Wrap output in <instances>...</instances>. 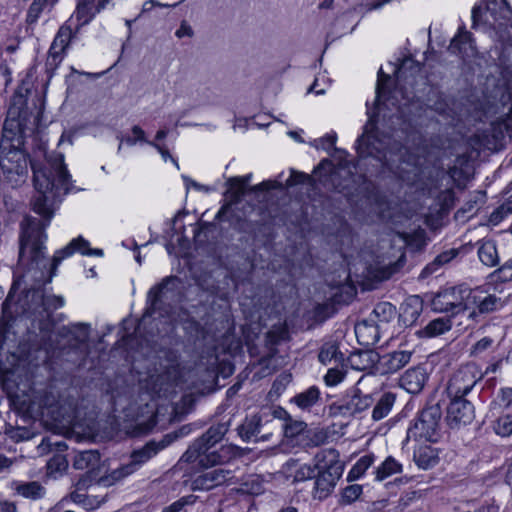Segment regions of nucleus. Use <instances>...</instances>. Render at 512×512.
<instances>
[{
	"mask_svg": "<svg viewBox=\"0 0 512 512\" xmlns=\"http://www.w3.org/2000/svg\"><path fill=\"white\" fill-rule=\"evenodd\" d=\"M30 165L35 188L31 207L42 220L27 215L21 221L19 263L32 269L39 268L44 260L45 229L54 216L61 196L70 191L72 183L61 153L50 154L44 164L30 162Z\"/></svg>",
	"mask_w": 512,
	"mask_h": 512,
	"instance_id": "f257e3e1",
	"label": "nucleus"
},
{
	"mask_svg": "<svg viewBox=\"0 0 512 512\" xmlns=\"http://www.w3.org/2000/svg\"><path fill=\"white\" fill-rule=\"evenodd\" d=\"M356 149L357 163L341 161L331 172V180L339 191L350 189L360 182L365 183V175L358 173L357 166L361 160L369 157L403 181H410V174H417L414 158L407 148L393 134H385L376 128L372 119L358 137Z\"/></svg>",
	"mask_w": 512,
	"mask_h": 512,
	"instance_id": "f03ea898",
	"label": "nucleus"
},
{
	"mask_svg": "<svg viewBox=\"0 0 512 512\" xmlns=\"http://www.w3.org/2000/svg\"><path fill=\"white\" fill-rule=\"evenodd\" d=\"M30 83L22 81L11 97L0 138V178L12 186L25 182L28 174V154L25 137L33 132L37 117L27 107Z\"/></svg>",
	"mask_w": 512,
	"mask_h": 512,
	"instance_id": "7ed1b4c3",
	"label": "nucleus"
},
{
	"mask_svg": "<svg viewBox=\"0 0 512 512\" xmlns=\"http://www.w3.org/2000/svg\"><path fill=\"white\" fill-rule=\"evenodd\" d=\"M229 426V422L211 426L188 447L181 459L187 463L198 461L199 465L205 468L222 467V465L229 463L237 456L238 447L222 445L219 449L211 451L228 432Z\"/></svg>",
	"mask_w": 512,
	"mask_h": 512,
	"instance_id": "20e7f679",
	"label": "nucleus"
},
{
	"mask_svg": "<svg viewBox=\"0 0 512 512\" xmlns=\"http://www.w3.org/2000/svg\"><path fill=\"white\" fill-rule=\"evenodd\" d=\"M335 449L322 450L315 456L318 475L314 481L313 497L326 499L334 490L343 473V463Z\"/></svg>",
	"mask_w": 512,
	"mask_h": 512,
	"instance_id": "39448f33",
	"label": "nucleus"
},
{
	"mask_svg": "<svg viewBox=\"0 0 512 512\" xmlns=\"http://www.w3.org/2000/svg\"><path fill=\"white\" fill-rule=\"evenodd\" d=\"M177 438V433H169L164 435L159 441L151 440L143 447L133 450L130 454L129 461L112 470L109 474V478L112 481H120L132 475L160 451L172 444Z\"/></svg>",
	"mask_w": 512,
	"mask_h": 512,
	"instance_id": "423d86ee",
	"label": "nucleus"
},
{
	"mask_svg": "<svg viewBox=\"0 0 512 512\" xmlns=\"http://www.w3.org/2000/svg\"><path fill=\"white\" fill-rule=\"evenodd\" d=\"M442 409L439 403L426 405L410 424L406 441L436 442L441 435Z\"/></svg>",
	"mask_w": 512,
	"mask_h": 512,
	"instance_id": "0eeeda50",
	"label": "nucleus"
},
{
	"mask_svg": "<svg viewBox=\"0 0 512 512\" xmlns=\"http://www.w3.org/2000/svg\"><path fill=\"white\" fill-rule=\"evenodd\" d=\"M278 430V421L274 413H259L246 417L241 425L237 427V433L244 442H265L269 441Z\"/></svg>",
	"mask_w": 512,
	"mask_h": 512,
	"instance_id": "6e6552de",
	"label": "nucleus"
},
{
	"mask_svg": "<svg viewBox=\"0 0 512 512\" xmlns=\"http://www.w3.org/2000/svg\"><path fill=\"white\" fill-rule=\"evenodd\" d=\"M470 294L471 289L464 285L448 287L435 294L431 301V307L436 312L451 313V316L454 317L468 311Z\"/></svg>",
	"mask_w": 512,
	"mask_h": 512,
	"instance_id": "1a4fd4ad",
	"label": "nucleus"
},
{
	"mask_svg": "<svg viewBox=\"0 0 512 512\" xmlns=\"http://www.w3.org/2000/svg\"><path fill=\"white\" fill-rule=\"evenodd\" d=\"M45 385L37 383L17 385L15 391L9 392L11 405L20 412L29 411L33 406H49L54 401L47 393Z\"/></svg>",
	"mask_w": 512,
	"mask_h": 512,
	"instance_id": "9d476101",
	"label": "nucleus"
},
{
	"mask_svg": "<svg viewBox=\"0 0 512 512\" xmlns=\"http://www.w3.org/2000/svg\"><path fill=\"white\" fill-rule=\"evenodd\" d=\"M177 282L178 278L176 276H167L148 291L145 312L135 329L137 334L142 335V332L146 329L152 316L162 310L164 299L167 298L168 293L175 288Z\"/></svg>",
	"mask_w": 512,
	"mask_h": 512,
	"instance_id": "9b49d317",
	"label": "nucleus"
},
{
	"mask_svg": "<svg viewBox=\"0 0 512 512\" xmlns=\"http://www.w3.org/2000/svg\"><path fill=\"white\" fill-rule=\"evenodd\" d=\"M481 379L476 366L467 364L460 367L450 377L446 392L449 398H466Z\"/></svg>",
	"mask_w": 512,
	"mask_h": 512,
	"instance_id": "f8f14e48",
	"label": "nucleus"
},
{
	"mask_svg": "<svg viewBox=\"0 0 512 512\" xmlns=\"http://www.w3.org/2000/svg\"><path fill=\"white\" fill-rule=\"evenodd\" d=\"M226 186L227 190L225 191V197L228 200V203L218 211L216 216L218 219L222 218L223 214L226 213L231 205L238 203L242 196L245 195L246 191L251 193L266 192L273 189H279L281 184L277 181L267 180L247 188L240 180V177H230L226 181Z\"/></svg>",
	"mask_w": 512,
	"mask_h": 512,
	"instance_id": "ddd939ff",
	"label": "nucleus"
},
{
	"mask_svg": "<svg viewBox=\"0 0 512 512\" xmlns=\"http://www.w3.org/2000/svg\"><path fill=\"white\" fill-rule=\"evenodd\" d=\"M33 299L37 304L33 311L34 321H38V328L41 332H50L54 326L53 312L64 305L63 297L35 293Z\"/></svg>",
	"mask_w": 512,
	"mask_h": 512,
	"instance_id": "4468645a",
	"label": "nucleus"
},
{
	"mask_svg": "<svg viewBox=\"0 0 512 512\" xmlns=\"http://www.w3.org/2000/svg\"><path fill=\"white\" fill-rule=\"evenodd\" d=\"M445 421L449 428L459 429L472 423L475 418V407L466 398H449Z\"/></svg>",
	"mask_w": 512,
	"mask_h": 512,
	"instance_id": "2eb2a0df",
	"label": "nucleus"
},
{
	"mask_svg": "<svg viewBox=\"0 0 512 512\" xmlns=\"http://www.w3.org/2000/svg\"><path fill=\"white\" fill-rule=\"evenodd\" d=\"M505 301L496 295L482 296L479 290H472L468 298V318L478 322V317L501 309Z\"/></svg>",
	"mask_w": 512,
	"mask_h": 512,
	"instance_id": "dca6fc26",
	"label": "nucleus"
},
{
	"mask_svg": "<svg viewBox=\"0 0 512 512\" xmlns=\"http://www.w3.org/2000/svg\"><path fill=\"white\" fill-rule=\"evenodd\" d=\"M76 251L80 252L82 255L87 256H102L103 251L97 248H90L89 242L85 240L83 237L79 236L73 239L68 245L64 248L55 252L52 263L50 266V275L49 281L56 275L57 268L60 263L67 257L72 256Z\"/></svg>",
	"mask_w": 512,
	"mask_h": 512,
	"instance_id": "f3484780",
	"label": "nucleus"
},
{
	"mask_svg": "<svg viewBox=\"0 0 512 512\" xmlns=\"http://www.w3.org/2000/svg\"><path fill=\"white\" fill-rule=\"evenodd\" d=\"M373 402L371 395L362 394L358 388H354L342 399L338 410L343 416H354L368 409Z\"/></svg>",
	"mask_w": 512,
	"mask_h": 512,
	"instance_id": "a211bd4d",
	"label": "nucleus"
},
{
	"mask_svg": "<svg viewBox=\"0 0 512 512\" xmlns=\"http://www.w3.org/2000/svg\"><path fill=\"white\" fill-rule=\"evenodd\" d=\"M412 357V352L407 350L393 351L381 357L378 356V370L380 374H393L406 366Z\"/></svg>",
	"mask_w": 512,
	"mask_h": 512,
	"instance_id": "6ab92c4d",
	"label": "nucleus"
},
{
	"mask_svg": "<svg viewBox=\"0 0 512 512\" xmlns=\"http://www.w3.org/2000/svg\"><path fill=\"white\" fill-rule=\"evenodd\" d=\"M72 37L73 32L70 25L64 24L60 27L49 49L47 58L48 65H57L61 62L63 54L68 48Z\"/></svg>",
	"mask_w": 512,
	"mask_h": 512,
	"instance_id": "aec40b11",
	"label": "nucleus"
},
{
	"mask_svg": "<svg viewBox=\"0 0 512 512\" xmlns=\"http://www.w3.org/2000/svg\"><path fill=\"white\" fill-rule=\"evenodd\" d=\"M110 0H77L74 17L77 21L76 28L88 24L96 14L101 12Z\"/></svg>",
	"mask_w": 512,
	"mask_h": 512,
	"instance_id": "412c9836",
	"label": "nucleus"
},
{
	"mask_svg": "<svg viewBox=\"0 0 512 512\" xmlns=\"http://www.w3.org/2000/svg\"><path fill=\"white\" fill-rule=\"evenodd\" d=\"M428 380V374L424 367L416 366L408 369L400 378V386L408 393H420Z\"/></svg>",
	"mask_w": 512,
	"mask_h": 512,
	"instance_id": "4be33fe9",
	"label": "nucleus"
},
{
	"mask_svg": "<svg viewBox=\"0 0 512 512\" xmlns=\"http://www.w3.org/2000/svg\"><path fill=\"white\" fill-rule=\"evenodd\" d=\"M233 478L232 470L217 467L212 470L205 471L196 479V484L201 488L209 490L213 487L224 484L226 481Z\"/></svg>",
	"mask_w": 512,
	"mask_h": 512,
	"instance_id": "5701e85b",
	"label": "nucleus"
},
{
	"mask_svg": "<svg viewBox=\"0 0 512 512\" xmlns=\"http://www.w3.org/2000/svg\"><path fill=\"white\" fill-rule=\"evenodd\" d=\"M423 300L418 295H411L401 305L400 320L405 326L413 325L423 311Z\"/></svg>",
	"mask_w": 512,
	"mask_h": 512,
	"instance_id": "b1692460",
	"label": "nucleus"
},
{
	"mask_svg": "<svg viewBox=\"0 0 512 512\" xmlns=\"http://www.w3.org/2000/svg\"><path fill=\"white\" fill-rule=\"evenodd\" d=\"M474 50L472 34L464 26L460 27L458 33L451 40L449 51L465 57L473 55Z\"/></svg>",
	"mask_w": 512,
	"mask_h": 512,
	"instance_id": "393cba45",
	"label": "nucleus"
},
{
	"mask_svg": "<svg viewBox=\"0 0 512 512\" xmlns=\"http://www.w3.org/2000/svg\"><path fill=\"white\" fill-rule=\"evenodd\" d=\"M452 328L450 317H438L429 321L424 327L416 331L419 338H435L445 334Z\"/></svg>",
	"mask_w": 512,
	"mask_h": 512,
	"instance_id": "a878e982",
	"label": "nucleus"
},
{
	"mask_svg": "<svg viewBox=\"0 0 512 512\" xmlns=\"http://www.w3.org/2000/svg\"><path fill=\"white\" fill-rule=\"evenodd\" d=\"M274 416L276 418H284V423L278 422V430L281 429L284 432V435L288 438H294L305 431L307 428V424L304 421L293 420L288 413L279 408L274 410Z\"/></svg>",
	"mask_w": 512,
	"mask_h": 512,
	"instance_id": "bb28decb",
	"label": "nucleus"
},
{
	"mask_svg": "<svg viewBox=\"0 0 512 512\" xmlns=\"http://www.w3.org/2000/svg\"><path fill=\"white\" fill-rule=\"evenodd\" d=\"M64 329L67 331V335L76 341L81 351L86 353L87 342L90 336V325L87 323H71L64 327Z\"/></svg>",
	"mask_w": 512,
	"mask_h": 512,
	"instance_id": "cd10ccee",
	"label": "nucleus"
},
{
	"mask_svg": "<svg viewBox=\"0 0 512 512\" xmlns=\"http://www.w3.org/2000/svg\"><path fill=\"white\" fill-rule=\"evenodd\" d=\"M396 315L395 307L389 302H380L376 304L372 313L370 314L369 321L379 324L389 323Z\"/></svg>",
	"mask_w": 512,
	"mask_h": 512,
	"instance_id": "c85d7f7f",
	"label": "nucleus"
},
{
	"mask_svg": "<svg viewBox=\"0 0 512 512\" xmlns=\"http://www.w3.org/2000/svg\"><path fill=\"white\" fill-rule=\"evenodd\" d=\"M413 459L417 466L422 469L433 467L438 462L435 450L431 446H420L414 450Z\"/></svg>",
	"mask_w": 512,
	"mask_h": 512,
	"instance_id": "c756f323",
	"label": "nucleus"
},
{
	"mask_svg": "<svg viewBox=\"0 0 512 512\" xmlns=\"http://www.w3.org/2000/svg\"><path fill=\"white\" fill-rule=\"evenodd\" d=\"M15 491L18 495L32 500L40 499L45 494V488L36 481L16 483Z\"/></svg>",
	"mask_w": 512,
	"mask_h": 512,
	"instance_id": "7c9ffc66",
	"label": "nucleus"
},
{
	"mask_svg": "<svg viewBox=\"0 0 512 512\" xmlns=\"http://www.w3.org/2000/svg\"><path fill=\"white\" fill-rule=\"evenodd\" d=\"M478 256L480 261L489 267L498 264L499 258L495 242L488 240L481 243L478 248Z\"/></svg>",
	"mask_w": 512,
	"mask_h": 512,
	"instance_id": "2f4dec72",
	"label": "nucleus"
},
{
	"mask_svg": "<svg viewBox=\"0 0 512 512\" xmlns=\"http://www.w3.org/2000/svg\"><path fill=\"white\" fill-rule=\"evenodd\" d=\"M320 397V391L316 386H311L307 390L298 393L292 401L301 409H309L315 405Z\"/></svg>",
	"mask_w": 512,
	"mask_h": 512,
	"instance_id": "473e14b6",
	"label": "nucleus"
},
{
	"mask_svg": "<svg viewBox=\"0 0 512 512\" xmlns=\"http://www.w3.org/2000/svg\"><path fill=\"white\" fill-rule=\"evenodd\" d=\"M394 402L395 396L392 393L383 394L373 408L372 418L378 421L386 417L391 411Z\"/></svg>",
	"mask_w": 512,
	"mask_h": 512,
	"instance_id": "72a5a7b5",
	"label": "nucleus"
},
{
	"mask_svg": "<svg viewBox=\"0 0 512 512\" xmlns=\"http://www.w3.org/2000/svg\"><path fill=\"white\" fill-rule=\"evenodd\" d=\"M378 361V354L374 351H363L352 357V366L357 370H366Z\"/></svg>",
	"mask_w": 512,
	"mask_h": 512,
	"instance_id": "f704fd0d",
	"label": "nucleus"
},
{
	"mask_svg": "<svg viewBox=\"0 0 512 512\" xmlns=\"http://www.w3.org/2000/svg\"><path fill=\"white\" fill-rule=\"evenodd\" d=\"M401 472V464H399L393 457L389 456L386 460L376 469V479L382 481L385 478Z\"/></svg>",
	"mask_w": 512,
	"mask_h": 512,
	"instance_id": "c9c22d12",
	"label": "nucleus"
},
{
	"mask_svg": "<svg viewBox=\"0 0 512 512\" xmlns=\"http://www.w3.org/2000/svg\"><path fill=\"white\" fill-rule=\"evenodd\" d=\"M342 357L343 355L339 352V347L336 342L324 343L318 355L319 361L324 365L330 363L333 359L338 360L339 358L341 360Z\"/></svg>",
	"mask_w": 512,
	"mask_h": 512,
	"instance_id": "e433bc0d",
	"label": "nucleus"
},
{
	"mask_svg": "<svg viewBox=\"0 0 512 512\" xmlns=\"http://www.w3.org/2000/svg\"><path fill=\"white\" fill-rule=\"evenodd\" d=\"M493 430L497 435L508 437L512 434V415L501 414L493 423Z\"/></svg>",
	"mask_w": 512,
	"mask_h": 512,
	"instance_id": "4c0bfd02",
	"label": "nucleus"
},
{
	"mask_svg": "<svg viewBox=\"0 0 512 512\" xmlns=\"http://www.w3.org/2000/svg\"><path fill=\"white\" fill-rule=\"evenodd\" d=\"M373 462V455L362 456L350 470L348 474V480L352 481L360 478L365 473V471L373 464Z\"/></svg>",
	"mask_w": 512,
	"mask_h": 512,
	"instance_id": "58836bf2",
	"label": "nucleus"
},
{
	"mask_svg": "<svg viewBox=\"0 0 512 512\" xmlns=\"http://www.w3.org/2000/svg\"><path fill=\"white\" fill-rule=\"evenodd\" d=\"M457 254H458V251L456 249H451V250H448V251H445V252L439 254L431 264L427 265L423 269L422 274L433 273L434 270L436 269V266H440V265L450 262L452 259H454L457 256Z\"/></svg>",
	"mask_w": 512,
	"mask_h": 512,
	"instance_id": "ea45409f",
	"label": "nucleus"
},
{
	"mask_svg": "<svg viewBox=\"0 0 512 512\" xmlns=\"http://www.w3.org/2000/svg\"><path fill=\"white\" fill-rule=\"evenodd\" d=\"M362 494V486L358 484H353L347 486L343 492L341 497L342 504H351L356 501L360 495Z\"/></svg>",
	"mask_w": 512,
	"mask_h": 512,
	"instance_id": "a19ab883",
	"label": "nucleus"
},
{
	"mask_svg": "<svg viewBox=\"0 0 512 512\" xmlns=\"http://www.w3.org/2000/svg\"><path fill=\"white\" fill-rule=\"evenodd\" d=\"M308 445L312 447H318L323 445L328 438V435L325 431L316 429L313 431H308Z\"/></svg>",
	"mask_w": 512,
	"mask_h": 512,
	"instance_id": "79ce46f5",
	"label": "nucleus"
},
{
	"mask_svg": "<svg viewBox=\"0 0 512 512\" xmlns=\"http://www.w3.org/2000/svg\"><path fill=\"white\" fill-rule=\"evenodd\" d=\"M47 4V0H34L28 10V21L35 22L37 21L39 15L43 11L44 7Z\"/></svg>",
	"mask_w": 512,
	"mask_h": 512,
	"instance_id": "37998d69",
	"label": "nucleus"
},
{
	"mask_svg": "<svg viewBox=\"0 0 512 512\" xmlns=\"http://www.w3.org/2000/svg\"><path fill=\"white\" fill-rule=\"evenodd\" d=\"M389 76L385 75L382 71V69L378 72V80L376 85V103H377V109L380 112L381 111V99L384 94V84L389 80Z\"/></svg>",
	"mask_w": 512,
	"mask_h": 512,
	"instance_id": "c03bdc74",
	"label": "nucleus"
},
{
	"mask_svg": "<svg viewBox=\"0 0 512 512\" xmlns=\"http://www.w3.org/2000/svg\"><path fill=\"white\" fill-rule=\"evenodd\" d=\"M493 275L503 282L512 281V258L495 270Z\"/></svg>",
	"mask_w": 512,
	"mask_h": 512,
	"instance_id": "a18cd8bd",
	"label": "nucleus"
},
{
	"mask_svg": "<svg viewBox=\"0 0 512 512\" xmlns=\"http://www.w3.org/2000/svg\"><path fill=\"white\" fill-rule=\"evenodd\" d=\"M336 134H327L324 137L314 141L315 147L326 151L335 149Z\"/></svg>",
	"mask_w": 512,
	"mask_h": 512,
	"instance_id": "49530a36",
	"label": "nucleus"
},
{
	"mask_svg": "<svg viewBox=\"0 0 512 512\" xmlns=\"http://www.w3.org/2000/svg\"><path fill=\"white\" fill-rule=\"evenodd\" d=\"M317 468L310 465H304L301 466L299 469L296 470L294 481H304L306 479H310L315 475V470Z\"/></svg>",
	"mask_w": 512,
	"mask_h": 512,
	"instance_id": "de8ad7c7",
	"label": "nucleus"
},
{
	"mask_svg": "<svg viewBox=\"0 0 512 512\" xmlns=\"http://www.w3.org/2000/svg\"><path fill=\"white\" fill-rule=\"evenodd\" d=\"M493 342V339L490 337H484L480 339L473 346L471 354L474 356L482 354L484 351L488 350L492 346Z\"/></svg>",
	"mask_w": 512,
	"mask_h": 512,
	"instance_id": "09e8293b",
	"label": "nucleus"
},
{
	"mask_svg": "<svg viewBox=\"0 0 512 512\" xmlns=\"http://www.w3.org/2000/svg\"><path fill=\"white\" fill-rule=\"evenodd\" d=\"M344 378V374L338 369H329L325 375V382L328 386L339 384Z\"/></svg>",
	"mask_w": 512,
	"mask_h": 512,
	"instance_id": "8fccbe9b",
	"label": "nucleus"
},
{
	"mask_svg": "<svg viewBox=\"0 0 512 512\" xmlns=\"http://www.w3.org/2000/svg\"><path fill=\"white\" fill-rule=\"evenodd\" d=\"M497 399H499L500 403L508 408L512 405V388H502L499 390Z\"/></svg>",
	"mask_w": 512,
	"mask_h": 512,
	"instance_id": "3c124183",
	"label": "nucleus"
},
{
	"mask_svg": "<svg viewBox=\"0 0 512 512\" xmlns=\"http://www.w3.org/2000/svg\"><path fill=\"white\" fill-rule=\"evenodd\" d=\"M190 497H183L171 505L165 507L162 512H180L183 510V508L187 505L192 503L190 500Z\"/></svg>",
	"mask_w": 512,
	"mask_h": 512,
	"instance_id": "603ef678",
	"label": "nucleus"
},
{
	"mask_svg": "<svg viewBox=\"0 0 512 512\" xmlns=\"http://www.w3.org/2000/svg\"><path fill=\"white\" fill-rule=\"evenodd\" d=\"M310 176L304 173L292 172L291 176L287 180L288 186H293L297 184L305 183L306 181H310Z\"/></svg>",
	"mask_w": 512,
	"mask_h": 512,
	"instance_id": "864d4df0",
	"label": "nucleus"
},
{
	"mask_svg": "<svg viewBox=\"0 0 512 512\" xmlns=\"http://www.w3.org/2000/svg\"><path fill=\"white\" fill-rule=\"evenodd\" d=\"M66 466H67V462L61 456H57V457L53 458L48 463V467L50 469H54V467H55L56 470H61V469H64Z\"/></svg>",
	"mask_w": 512,
	"mask_h": 512,
	"instance_id": "5fc2aeb1",
	"label": "nucleus"
},
{
	"mask_svg": "<svg viewBox=\"0 0 512 512\" xmlns=\"http://www.w3.org/2000/svg\"><path fill=\"white\" fill-rule=\"evenodd\" d=\"M11 72L6 63H0V77L4 80V85H8L11 82Z\"/></svg>",
	"mask_w": 512,
	"mask_h": 512,
	"instance_id": "6e6d98bb",
	"label": "nucleus"
},
{
	"mask_svg": "<svg viewBox=\"0 0 512 512\" xmlns=\"http://www.w3.org/2000/svg\"><path fill=\"white\" fill-rule=\"evenodd\" d=\"M175 34L178 38L185 36L191 37L193 35V31L189 25H187L185 22H182Z\"/></svg>",
	"mask_w": 512,
	"mask_h": 512,
	"instance_id": "4d7b16f0",
	"label": "nucleus"
},
{
	"mask_svg": "<svg viewBox=\"0 0 512 512\" xmlns=\"http://www.w3.org/2000/svg\"><path fill=\"white\" fill-rule=\"evenodd\" d=\"M132 133L135 135L134 138L137 140V142H145L148 144L149 141L146 140L145 132L140 126H138V125L133 126Z\"/></svg>",
	"mask_w": 512,
	"mask_h": 512,
	"instance_id": "13d9d810",
	"label": "nucleus"
},
{
	"mask_svg": "<svg viewBox=\"0 0 512 512\" xmlns=\"http://www.w3.org/2000/svg\"><path fill=\"white\" fill-rule=\"evenodd\" d=\"M482 9L480 7H474L472 9L471 17H472V28H476L478 21L481 17Z\"/></svg>",
	"mask_w": 512,
	"mask_h": 512,
	"instance_id": "bf43d9fd",
	"label": "nucleus"
},
{
	"mask_svg": "<svg viewBox=\"0 0 512 512\" xmlns=\"http://www.w3.org/2000/svg\"><path fill=\"white\" fill-rule=\"evenodd\" d=\"M155 6L162 7L163 5L156 0H148L144 2L142 6V13L149 12Z\"/></svg>",
	"mask_w": 512,
	"mask_h": 512,
	"instance_id": "052dcab7",
	"label": "nucleus"
},
{
	"mask_svg": "<svg viewBox=\"0 0 512 512\" xmlns=\"http://www.w3.org/2000/svg\"><path fill=\"white\" fill-rule=\"evenodd\" d=\"M148 144H149L150 146H152V147L156 148V149L160 152V154L162 155V157H163L165 160H166L167 158H170V157H171V156H170V154H169V152H168V150H167V149H165L164 147H162L161 145H159V144H157V143H155V142H153V141H152V142H148Z\"/></svg>",
	"mask_w": 512,
	"mask_h": 512,
	"instance_id": "680f3d73",
	"label": "nucleus"
},
{
	"mask_svg": "<svg viewBox=\"0 0 512 512\" xmlns=\"http://www.w3.org/2000/svg\"><path fill=\"white\" fill-rule=\"evenodd\" d=\"M12 464V461L4 456L3 454H0V471H2L5 468L10 467Z\"/></svg>",
	"mask_w": 512,
	"mask_h": 512,
	"instance_id": "e2e57ef3",
	"label": "nucleus"
},
{
	"mask_svg": "<svg viewBox=\"0 0 512 512\" xmlns=\"http://www.w3.org/2000/svg\"><path fill=\"white\" fill-rule=\"evenodd\" d=\"M397 113H398V115H393V116L390 118V120L392 121V124H394V121H393V119H394V118H396V120H397V121H399V120H400V118H402V117H406V111H405L404 107H402V106H399V107L397 108Z\"/></svg>",
	"mask_w": 512,
	"mask_h": 512,
	"instance_id": "0e129e2a",
	"label": "nucleus"
},
{
	"mask_svg": "<svg viewBox=\"0 0 512 512\" xmlns=\"http://www.w3.org/2000/svg\"><path fill=\"white\" fill-rule=\"evenodd\" d=\"M183 179H184V181H185L187 186L192 185L194 188H196L198 190L203 188L202 185H200L199 183L191 180L189 177L183 176Z\"/></svg>",
	"mask_w": 512,
	"mask_h": 512,
	"instance_id": "69168bd1",
	"label": "nucleus"
},
{
	"mask_svg": "<svg viewBox=\"0 0 512 512\" xmlns=\"http://www.w3.org/2000/svg\"><path fill=\"white\" fill-rule=\"evenodd\" d=\"M2 509L4 512H16V506L13 503H5Z\"/></svg>",
	"mask_w": 512,
	"mask_h": 512,
	"instance_id": "338daca9",
	"label": "nucleus"
},
{
	"mask_svg": "<svg viewBox=\"0 0 512 512\" xmlns=\"http://www.w3.org/2000/svg\"><path fill=\"white\" fill-rule=\"evenodd\" d=\"M506 482L509 485H512V463L509 465L507 472H506Z\"/></svg>",
	"mask_w": 512,
	"mask_h": 512,
	"instance_id": "774afa93",
	"label": "nucleus"
}]
</instances>
